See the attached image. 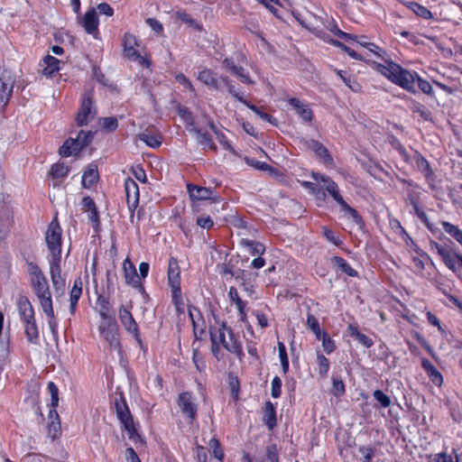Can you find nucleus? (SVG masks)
<instances>
[{
	"instance_id": "obj_43",
	"label": "nucleus",
	"mask_w": 462,
	"mask_h": 462,
	"mask_svg": "<svg viewBox=\"0 0 462 462\" xmlns=\"http://www.w3.org/2000/svg\"><path fill=\"white\" fill-rule=\"evenodd\" d=\"M69 171V166L63 162H57L51 166V175L53 179H64Z\"/></svg>"
},
{
	"instance_id": "obj_51",
	"label": "nucleus",
	"mask_w": 462,
	"mask_h": 462,
	"mask_svg": "<svg viewBox=\"0 0 462 462\" xmlns=\"http://www.w3.org/2000/svg\"><path fill=\"white\" fill-rule=\"evenodd\" d=\"M245 106L254 112L262 120L274 124L275 119L271 115L262 111L258 106L251 104L249 101H247Z\"/></svg>"
},
{
	"instance_id": "obj_14",
	"label": "nucleus",
	"mask_w": 462,
	"mask_h": 462,
	"mask_svg": "<svg viewBox=\"0 0 462 462\" xmlns=\"http://www.w3.org/2000/svg\"><path fill=\"white\" fill-rule=\"evenodd\" d=\"M119 319L125 328L134 337L139 344H142L137 323L131 312L124 306L119 309Z\"/></svg>"
},
{
	"instance_id": "obj_25",
	"label": "nucleus",
	"mask_w": 462,
	"mask_h": 462,
	"mask_svg": "<svg viewBox=\"0 0 462 462\" xmlns=\"http://www.w3.org/2000/svg\"><path fill=\"white\" fill-rule=\"evenodd\" d=\"M10 223L11 218L9 212L5 206L3 195L0 194V241L5 236Z\"/></svg>"
},
{
	"instance_id": "obj_36",
	"label": "nucleus",
	"mask_w": 462,
	"mask_h": 462,
	"mask_svg": "<svg viewBox=\"0 0 462 462\" xmlns=\"http://www.w3.org/2000/svg\"><path fill=\"white\" fill-rule=\"evenodd\" d=\"M300 183L303 188L310 190V192L314 195L317 199L325 200L326 192L324 190V187H319L317 184L307 180L300 181Z\"/></svg>"
},
{
	"instance_id": "obj_33",
	"label": "nucleus",
	"mask_w": 462,
	"mask_h": 462,
	"mask_svg": "<svg viewBox=\"0 0 462 462\" xmlns=\"http://www.w3.org/2000/svg\"><path fill=\"white\" fill-rule=\"evenodd\" d=\"M331 261L342 273L350 277L357 276V272L354 270L343 257L334 256Z\"/></svg>"
},
{
	"instance_id": "obj_49",
	"label": "nucleus",
	"mask_w": 462,
	"mask_h": 462,
	"mask_svg": "<svg viewBox=\"0 0 462 462\" xmlns=\"http://www.w3.org/2000/svg\"><path fill=\"white\" fill-rule=\"evenodd\" d=\"M307 325L314 333L316 338L320 340L322 334L324 331L320 330L319 320L312 314H308L307 317Z\"/></svg>"
},
{
	"instance_id": "obj_45",
	"label": "nucleus",
	"mask_w": 462,
	"mask_h": 462,
	"mask_svg": "<svg viewBox=\"0 0 462 462\" xmlns=\"http://www.w3.org/2000/svg\"><path fill=\"white\" fill-rule=\"evenodd\" d=\"M209 127L213 131V133L216 135L217 140L221 143V145L224 147V149L226 151H229V152H233L234 148L231 145V143L227 141L225 134L222 133L220 130H218L213 123L209 124Z\"/></svg>"
},
{
	"instance_id": "obj_55",
	"label": "nucleus",
	"mask_w": 462,
	"mask_h": 462,
	"mask_svg": "<svg viewBox=\"0 0 462 462\" xmlns=\"http://www.w3.org/2000/svg\"><path fill=\"white\" fill-rule=\"evenodd\" d=\"M320 340H322L323 350L328 355H329V354H331L332 352L335 351V349H336L335 342H334V340L330 337H328L327 332H323Z\"/></svg>"
},
{
	"instance_id": "obj_11",
	"label": "nucleus",
	"mask_w": 462,
	"mask_h": 462,
	"mask_svg": "<svg viewBox=\"0 0 462 462\" xmlns=\"http://www.w3.org/2000/svg\"><path fill=\"white\" fill-rule=\"evenodd\" d=\"M126 202L130 211V221L133 222L134 210L139 205V188L135 180L127 178L125 181Z\"/></svg>"
},
{
	"instance_id": "obj_1",
	"label": "nucleus",
	"mask_w": 462,
	"mask_h": 462,
	"mask_svg": "<svg viewBox=\"0 0 462 462\" xmlns=\"http://www.w3.org/2000/svg\"><path fill=\"white\" fill-rule=\"evenodd\" d=\"M379 71L390 79L393 83L400 86L411 93H416L415 82L417 79V72H411L399 64L389 61L386 65H379Z\"/></svg>"
},
{
	"instance_id": "obj_18",
	"label": "nucleus",
	"mask_w": 462,
	"mask_h": 462,
	"mask_svg": "<svg viewBox=\"0 0 462 462\" xmlns=\"http://www.w3.org/2000/svg\"><path fill=\"white\" fill-rule=\"evenodd\" d=\"M309 148L312 150L327 166H332L334 164V160L328 150L319 141L311 140L309 143Z\"/></svg>"
},
{
	"instance_id": "obj_2",
	"label": "nucleus",
	"mask_w": 462,
	"mask_h": 462,
	"mask_svg": "<svg viewBox=\"0 0 462 462\" xmlns=\"http://www.w3.org/2000/svg\"><path fill=\"white\" fill-rule=\"evenodd\" d=\"M28 273L32 288L40 301L42 310H51L52 299L47 278L34 263H28Z\"/></svg>"
},
{
	"instance_id": "obj_8",
	"label": "nucleus",
	"mask_w": 462,
	"mask_h": 462,
	"mask_svg": "<svg viewBox=\"0 0 462 462\" xmlns=\"http://www.w3.org/2000/svg\"><path fill=\"white\" fill-rule=\"evenodd\" d=\"M115 408L117 418L123 424L125 430L128 432L129 438H134V435L137 434V431L125 400L123 397H121L120 400L116 399Z\"/></svg>"
},
{
	"instance_id": "obj_3",
	"label": "nucleus",
	"mask_w": 462,
	"mask_h": 462,
	"mask_svg": "<svg viewBox=\"0 0 462 462\" xmlns=\"http://www.w3.org/2000/svg\"><path fill=\"white\" fill-rule=\"evenodd\" d=\"M210 337H216V341L222 345V346L228 351L236 355L240 360L244 357L242 346L234 336L231 328H227L226 323H222L221 326L217 328H210Z\"/></svg>"
},
{
	"instance_id": "obj_12",
	"label": "nucleus",
	"mask_w": 462,
	"mask_h": 462,
	"mask_svg": "<svg viewBox=\"0 0 462 462\" xmlns=\"http://www.w3.org/2000/svg\"><path fill=\"white\" fill-rule=\"evenodd\" d=\"M96 109L93 106V101L90 95L87 94L83 97L80 108L77 114V124L80 126L86 125L89 120L94 118Z\"/></svg>"
},
{
	"instance_id": "obj_54",
	"label": "nucleus",
	"mask_w": 462,
	"mask_h": 462,
	"mask_svg": "<svg viewBox=\"0 0 462 462\" xmlns=\"http://www.w3.org/2000/svg\"><path fill=\"white\" fill-rule=\"evenodd\" d=\"M345 391L344 382L341 379L333 377L331 393L336 397H339L345 393Z\"/></svg>"
},
{
	"instance_id": "obj_28",
	"label": "nucleus",
	"mask_w": 462,
	"mask_h": 462,
	"mask_svg": "<svg viewBox=\"0 0 462 462\" xmlns=\"http://www.w3.org/2000/svg\"><path fill=\"white\" fill-rule=\"evenodd\" d=\"M323 25L328 31L331 32L334 35H336L341 39H344V40H356V36L341 31L337 27L335 20L332 18L327 19L325 22H323Z\"/></svg>"
},
{
	"instance_id": "obj_38",
	"label": "nucleus",
	"mask_w": 462,
	"mask_h": 462,
	"mask_svg": "<svg viewBox=\"0 0 462 462\" xmlns=\"http://www.w3.org/2000/svg\"><path fill=\"white\" fill-rule=\"evenodd\" d=\"M194 132L196 134L199 143L201 144L204 148H208L214 151L217 149V146L212 141L208 133L202 132L200 129H194Z\"/></svg>"
},
{
	"instance_id": "obj_52",
	"label": "nucleus",
	"mask_w": 462,
	"mask_h": 462,
	"mask_svg": "<svg viewBox=\"0 0 462 462\" xmlns=\"http://www.w3.org/2000/svg\"><path fill=\"white\" fill-rule=\"evenodd\" d=\"M192 361L199 372H203L206 369V362L198 348L192 351Z\"/></svg>"
},
{
	"instance_id": "obj_24",
	"label": "nucleus",
	"mask_w": 462,
	"mask_h": 462,
	"mask_svg": "<svg viewBox=\"0 0 462 462\" xmlns=\"http://www.w3.org/2000/svg\"><path fill=\"white\" fill-rule=\"evenodd\" d=\"M197 78L203 84L215 90H218L220 88L217 74L209 69H204L199 71Z\"/></svg>"
},
{
	"instance_id": "obj_42",
	"label": "nucleus",
	"mask_w": 462,
	"mask_h": 462,
	"mask_svg": "<svg viewBox=\"0 0 462 462\" xmlns=\"http://www.w3.org/2000/svg\"><path fill=\"white\" fill-rule=\"evenodd\" d=\"M97 305L99 309V315L103 319H110V303L104 296H98Z\"/></svg>"
},
{
	"instance_id": "obj_35",
	"label": "nucleus",
	"mask_w": 462,
	"mask_h": 462,
	"mask_svg": "<svg viewBox=\"0 0 462 462\" xmlns=\"http://www.w3.org/2000/svg\"><path fill=\"white\" fill-rule=\"evenodd\" d=\"M100 332L102 337L109 343L112 348H118L120 346L118 334L112 328H101Z\"/></svg>"
},
{
	"instance_id": "obj_34",
	"label": "nucleus",
	"mask_w": 462,
	"mask_h": 462,
	"mask_svg": "<svg viewBox=\"0 0 462 462\" xmlns=\"http://www.w3.org/2000/svg\"><path fill=\"white\" fill-rule=\"evenodd\" d=\"M406 6L419 17H421L425 20H430L432 18L431 12L427 7L420 5L419 3L408 2Z\"/></svg>"
},
{
	"instance_id": "obj_62",
	"label": "nucleus",
	"mask_w": 462,
	"mask_h": 462,
	"mask_svg": "<svg viewBox=\"0 0 462 462\" xmlns=\"http://www.w3.org/2000/svg\"><path fill=\"white\" fill-rule=\"evenodd\" d=\"M93 134L90 131H79L78 136L75 140L80 143L81 148L83 149L87 146L92 140Z\"/></svg>"
},
{
	"instance_id": "obj_63",
	"label": "nucleus",
	"mask_w": 462,
	"mask_h": 462,
	"mask_svg": "<svg viewBox=\"0 0 462 462\" xmlns=\"http://www.w3.org/2000/svg\"><path fill=\"white\" fill-rule=\"evenodd\" d=\"M323 236L326 237V239L330 242L331 244L339 246L342 244V241L338 236L335 235V233L330 230L329 228L323 226L322 227Z\"/></svg>"
},
{
	"instance_id": "obj_32",
	"label": "nucleus",
	"mask_w": 462,
	"mask_h": 462,
	"mask_svg": "<svg viewBox=\"0 0 462 462\" xmlns=\"http://www.w3.org/2000/svg\"><path fill=\"white\" fill-rule=\"evenodd\" d=\"M46 67L42 69V73L45 76L51 77L54 73L60 70V60L51 55H46L43 59Z\"/></svg>"
},
{
	"instance_id": "obj_59",
	"label": "nucleus",
	"mask_w": 462,
	"mask_h": 462,
	"mask_svg": "<svg viewBox=\"0 0 462 462\" xmlns=\"http://www.w3.org/2000/svg\"><path fill=\"white\" fill-rule=\"evenodd\" d=\"M373 396L382 407L387 408L391 405V400L389 396L386 395L383 391L375 390L373 393Z\"/></svg>"
},
{
	"instance_id": "obj_23",
	"label": "nucleus",
	"mask_w": 462,
	"mask_h": 462,
	"mask_svg": "<svg viewBox=\"0 0 462 462\" xmlns=\"http://www.w3.org/2000/svg\"><path fill=\"white\" fill-rule=\"evenodd\" d=\"M82 26L84 27L85 31L89 34H92L97 31L98 19L97 12L94 8H90L85 14V16L82 21Z\"/></svg>"
},
{
	"instance_id": "obj_7",
	"label": "nucleus",
	"mask_w": 462,
	"mask_h": 462,
	"mask_svg": "<svg viewBox=\"0 0 462 462\" xmlns=\"http://www.w3.org/2000/svg\"><path fill=\"white\" fill-rule=\"evenodd\" d=\"M15 84L14 73L5 68H0V106L5 108L10 101Z\"/></svg>"
},
{
	"instance_id": "obj_48",
	"label": "nucleus",
	"mask_w": 462,
	"mask_h": 462,
	"mask_svg": "<svg viewBox=\"0 0 462 462\" xmlns=\"http://www.w3.org/2000/svg\"><path fill=\"white\" fill-rule=\"evenodd\" d=\"M317 362H318V372L321 377H325L329 370V361L328 359L321 353H318L317 355Z\"/></svg>"
},
{
	"instance_id": "obj_58",
	"label": "nucleus",
	"mask_w": 462,
	"mask_h": 462,
	"mask_svg": "<svg viewBox=\"0 0 462 462\" xmlns=\"http://www.w3.org/2000/svg\"><path fill=\"white\" fill-rule=\"evenodd\" d=\"M233 74L236 75L245 84H254V81L251 79L249 73L241 66H238Z\"/></svg>"
},
{
	"instance_id": "obj_61",
	"label": "nucleus",
	"mask_w": 462,
	"mask_h": 462,
	"mask_svg": "<svg viewBox=\"0 0 462 462\" xmlns=\"http://www.w3.org/2000/svg\"><path fill=\"white\" fill-rule=\"evenodd\" d=\"M177 112L180 117L183 119L187 124L193 125L194 118L192 113L186 106H179Z\"/></svg>"
},
{
	"instance_id": "obj_37",
	"label": "nucleus",
	"mask_w": 462,
	"mask_h": 462,
	"mask_svg": "<svg viewBox=\"0 0 462 462\" xmlns=\"http://www.w3.org/2000/svg\"><path fill=\"white\" fill-rule=\"evenodd\" d=\"M315 35H317L319 38L320 39H323L325 42H330L332 45L336 46V47H338L340 48L341 50H343L345 52L348 53L349 50L351 48H349L348 46L345 45L344 43L337 41V40H328V36L327 35V33L321 30V29H319L317 27H313V28H309Z\"/></svg>"
},
{
	"instance_id": "obj_64",
	"label": "nucleus",
	"mask_w": 462,
	"mask_h": 462,
	"mask_svg": "<svg viewBox=\"0 0 462 462\" xmlns=\"http://www.w3.org/2000/svg\"><path fill=\"white\" fill-rule=\"evenodd\" d=\"M266 458L269 462H279L278 448L275 444L267 447Z\"/></svg>"
},
{
	"instance_id": "obj_4",
	"label": "nucleus",
	"mask_w": 462,
	"mask_h": 462,
	"mask_svg": "<svg viewBox=\"0 0 462 462\" xmlns=\"http://www.w3.org/2000/svg\"><path fill=\"white\" fill-rule=\"evenodd\" d=\"M430 247L437 252L445 265L453 273H457L462 268V254L456 252L451 245L431 241Z\"/></svg>"
},
{
	"instance_id": "obj_17",
	"label": "nucleus",
	"mask_w": 462,
	"mask_h": 462,
	"mask_svg": "<svg viewBox=\"0 0 462 462\" xmlns=\"http://www.w3.org/2000/svg\"><path fill=\"white\" fill-rule=\"evenodd\" d=\"M123 271L125 282L134 288L141 287L140 276L138 275L134 263L126 258L123 263Z\"/></svg>"
},
{
	"instance_id": "obj_10",
	"label": "nucleus",
	"mask_w": 462,
	"mask_h": 462,
	"mask_svg": "<svg viewBox=\"0 0 462 462\" xmlns=\"http://www.w3.org/2000/svg\"><path fill=\"white\" fill-rule=\"evenodd\" d=\"M135 46H137L136 38L130 34L126 33L124 37V52L125 55L133 61H137L140 65L143 67H149L150 61L143 56H142L136 50Z\"/></svg>"
},
{
	"instance_id": "obj_26",
	"label": "nucleus",
	"mask_w": 462,
	"mask_h": 462,
	"mask_svg": "<svg viewBox=\"0 0 462 462\" xmlns=\"http://www.w3.org/2000/svg\"><path fill=\"white\" fill-rule=\"evenodd\" d=\"M82 150L80 143L73 138L67 139L63 145L60 148L59 153L62 157H69L79 152Z\"/></svg>"
},
{
	"instance_id": "obj_46",
	"label": "nucleus",
	"mask_w": 462,
	"mask_h": 462,
	"mask_svg": "<svg viewBox=\"0 0 462 462\" xmlns=\"http://www.w3.org/2000/svg\"><path fill=\"white\" fill-rule=\"evenodd\" d=\"M175 16L180 20L181 22L189 24L190 27L198 30V31H200L201 30V25L196 21L194 20L190 14H189L188 13H186L185 11L183 10H179L175 13Z\"/></svg>"
},
{
	"instance_id": "obj_19",
	"label": "nucleus",
	"mask_w": 462,
	"mask_h": 462,
	"mask_svg": "<svg viewBox=\"0 0 462 462\" xmlns=\"http://www.w3.org/2000/svg\"><path fill=\"white\" fill-rule=\"evenodd\" d=\"M288 102L301 117L302 121L306 123H310L312 121L313 112L308 104H304L295 97L290 98Z\"/></svg>"
},
{
	"instance_id": "obj_16",
	"label": "nucleus",
	"mask_w": 462,
	"mask_h": 462,
	"mask_svg": "<svg viewBox=\"0 0 462 462\" xmlns=\"http://www.w3.org/2000/svg\"><path fill=\"white\" fill-rule=\"evenodd\" d=\"M50 274L54 290L63 293L65 291L66 281L61 276L60 261H49Z\"/></svg>"
},
{
	"instance_id": "obj_5",
	"label": "nucleus",
	"mask_w": 462,
	"mask_h": 462,
	"mask_svg": "<svg viewBox=\"0 0 462 462\" xmlns=\"http://www.w3.org/2000/svg\"><path fill=\"white\" fill-rule=\"evenodd\" d=\"M45 240L51 254L49 261L61 260V227L56 219H53L49 225Z\"/></svg>"
},
{
	"instance_id": "obj_41",
	"label": "nucleus",
	"mask_w": 462,
	"mask_h": 462,
	"mask_svg": "<svg viewBox=\"0 0 462 462\" xmlns=\"http://www.w3.org/2000/svg\"><path fill=\"white\" fill-rule=\"evenodd\" d=\"M410 108L413 113L418 114L422 120L431 121V113L423 104L412 101Z\"/></svg>"
},
{
	"instance_id": "obj_20",
	"label": "nucleus",
	"mask_w": 462,
	"mask_h": 462,
	"mask_svg": "<svg viewBox=\"0 0 462 462\" xmlns=\"http://www.w3.org/2000/svg\"><path fill=\"white\" fill-rule=\"evenodd\" d=\"M19 315L23 323L35 319L34 310L30 300L26 297H20L17 302Z\"/></svg>"
},
{
	"instance_id": "obj_27",
	"label": "nucleus",
	"mask_w": 462,
	"mask_h": 462,
	"mask_svg": "<svg viewBox=\"0 0 462 462\" xmlns=\"http://www.w3.org/2000/svg\"><path fill=\"white\" fill-rule=\"evenodd\" d=\"M138 139L152 148H158L162 144V137H161L160 134L155 133V132H151L148 130H146L143 133H140L138 134Z\"/></svg>"
},
{
	"instance_id": "obj_60",
	"label": "nucleus",
	"mask_w": 462,
	"mask_h": 462,
	"mask_svg": "<svg viewBox=\"0 0 462 462\" xmlns=\"http://www.w3.org/2000/svg\"><path fill=\"white\" fill-rule=\"evenodd\" d=\"M358 452L363 456L362 462H372L375 450L371 447L361 446Z\"/></svg>"
},
{
	"instance_id": "obj_29",
	"label": "nucleus",
	"mask_w": 462,
	"mask_h": 462,
	"mask_svg": "<svg viewBox=\"0 0 462 462\" xmlns=\"http://www.w3.org/2000/svg\"><path fill=\"white\" fill-rule=\"evenodd\" d=\"M97 179L98 171L97 166L94 164H89L82 175V185L85 188H90L97 181Z\"/></svg>"
},
{
	"instance_id": "obj_15",
	"label": "nucleus",
	"mask_w": 462,
	"mask_h": 462,
	"mask_svg": "<svg viewBox=\"0 0 462 462\" xmlns=\"http://www.w3.org/2000/svg\"><path fill=\"white\" fill-rule=\"evenodd\" d=\"M168 282L171 287L173 297L180 293V276L178 262L175 258H171L168 264Z\"/></svg>"
},
{
	"instance_id": "obj_57",
	"label": "nucleus",
	"mask_w": 462,
	"mask_h": 462,
	"mask_svg": "<svg viewBox=\"0 0 462 462\" xmlns=\"http://www.w3.org/2000/svg\"><path fill=\"white\" fill-rule=\"evenodd\" d=\"M82 294V288H72L70 291V313L74 314L76 310V306L78 304V301Z\"/></svg>"
},
{
	"instance_id": "obj_13",
	"label": "nucleus",
	"mask_w": 462,
	"mask_h": 462,
	"mask_svg": "<svg viewBox=\"0 0 462 462\" xmlns=\"http://www.w3.org/2000/svg\"><path fill=\"white\" fill-rule=\"evenodd\" d=\"M187 191L191 200H217L216 191L211 188L194 185L191 183L187 184Z\"/></svg>"
},
{
	"instance_id": "obj_50",
	"label": "nucleus",
	"mask_w": 462,
	"mask_h": 462,
	"mask_svg": "<svg viewBox=\"0 0 462 462\" xmlns=\"http://www.w3.org/2000/svg\"><path fill=\"white\" fill-rule=\"evenodd\" d=\"M42 311L46 314L48 317V325L50 327V329L54 337L58 336V322L54 316V310L53 306L51 307V310H48L47 309H43Z\"/></svg>"
},
{
	"instance_id": "obj_31",
	"label": "nucleus",
	"mask_w": 462,
	"mask_h": 462,
	"mask_svg": "<svg viewBox=\"0 0 462 462\" xmlns=\"http://www.w3.org/2000/svg\"><path fill=\"white\" fill-rule=\"evenodd\" d=\"M24 332L27 339L32 344H38L39 342V330L36 325L35 319L24 323Z\"/></svg>"
},
{
	"instance_id": "obj_40",
	"label": "nucleus",
	"mask_w": 462,
	"mask_h": 462,
	"mask_svg": "<svg viewBox=\"0 0 462 462\" xmlns=\"http://www.w3.org/2000/svg\"><path fill=\"white\" fill-rule=\"evenodd\" d=\"M441 225L445 232L452 236L457 242H458L460 245H462V230L458 228L457 226L453 225L448 221H443Z\"/></svg>"
},
{
	"instance_id": "obj_6",
	"label": "nucleus",
	"mask_w": 462,
	"mask_h": 462,
	"mask_svg": "<svg viewBox=\"0 0 462 462\" xmlns=\"http://www.w3.org/2000/svg\"><path fill=\"white\" fill-rule=\"evenodd\" d=\"M327 190L328 193L334 199V200L341 207V209L348 214L355 223L362 224V217L358 214V212L351 208L343 199V197L339 194V189L337 184L332 180H327V183L324 186V190Z\"/></svg>"
},
{
	"instance_id": "obj_56",
	"label": "nucleus",
	"mask_w": 462,
	"mask_h": 462,
	"mask_svg": "<svg viewBox=\"0 0 462 462\" xmlns=\"http://www.w3.org/2000/svg\"><path fill=\"white\" fill-rule=\"evenodd\" d=\"M209 448L212 449L213 456L218 460L222 461L224 458V452L221 448L218 439L213 438L209 440Z\"/></svg>"
},
{
	"instance_id": "obj_9",
	"label": "nucleus",
	"mask_w": 462,
	"mask_h": 462,
	"mask_svg": "<svg viewBox=\"0 0 462 462\" xmlns=\"http://www.w3.org/2000/svg\"><path fill=\"white\" fill-rule=\"evenodd\" d=\"M177 404L182 414L193 422L197 418L198 404L190 392L180 393L178 396Z\"/></svg>"
},
{
	"instance_id": "obj_21",
	"label": "nucleus",
	"mask_w": 462,
	"mask_h": 462,
	"mask_svg": "<svg viewBox=\"0 0 462 462\" xmlns=\"http://www.w3.org/2000/svg\"><path fill=\"white\" fill-rule=\"evenodd\" d=\"M414 161L418 170L423 174L428 181L434 178V171L426 158L419 152H415Z\"/></svg>"
},
{
	"instance_id": "obj_22",
	"label": "nucleus",
	"mask_w": 462,
	"mask_h": 462,
	"mask_svg": "<svg viewBox=\"0 0 462 462\" xmlns=\"http://www.w3.org/2000/svg\"><path fill=\"white\" fill-rule=\"evenodd\" d=\"M421 366L425 370L427 375L430 381L438 386L443 383V376L439 370L432 365V363L427 358L421 360Z\"/></svg>"
},
{
	"instance_id": "obj_53",
	"label": "nucleus",
	"mask_w": 462,
	"mask_h": 462,
	"mask_svg": "<svg viewBox=\"0 0 462 462\" xmlns=\"http://www.w3.org/2000/svg\"><path fill=\"white\" fill-rule=\"evenodd\" d=\"M228 298L231 302L235 303L237 310L245 308V302L239 297L238 291L235 287H230L228 291Z\"/></svg>"
},
{
	"instance_id": "obj_39",
	"label": "nucleus",
	"mask_w": 462,
	"mask_h": 462,
	"mask_svg": "<svg viewBox=\"0 0 462 462\" xmlns=\"http://www.w3.org/2000/svg\"><path fill=\"white\" fill-rule=\"evenodd\" d=\"M348 329L350 331V336L355 337L364 346L369 348L374 345V341L372 340V338H370L366 335L361 333L357 329V328H356L352 325H349Z\"/></svg>"
},
{
	"instance_id": "obj_47",
	"label": "nucleus",
	"mask_w": 462,
	"mask_h": 462,
	"mask_svg": "<svg viewBox=\"0 0 462 462\" xmlns=\"http://www.w3.org/2000/svg\"><path fill=\"white\" fill-rule=\"evenodd\" d=\"M48 390L51 394V405L52 408V410L50 411V414L51 415V413L53 411L57 415L55 409L59 404V389L53 382H49Z\"/></svg>"
},
{
	"instance_id": "obj_44",
	"label": "nucleus",
	"mask_w": 462,
	"mask_h": 462,
	"mask_svg": "<svg viewBox=\"0 0 462 462\" xmlns=\"http://www.w3.org/2000/svg\"><path fill=\"white\" fill-rule=\"evenodd\" d=\"M241 245L245 247H248L253 255L263 254L264 251H265L264 245L260 242H256V241H253V240H249V239H242Z\"/></svg>"
},
{
	"instance_id": "obj_30",
	"label": "nucleus",
	"mask_w": 462,
	"mask_h": 462,
	"mask_svg": "<svg viewBox=\"0 0 462 462\" xmlns=\"http://www.w3.org/2000/svg\"><path fill=\"white\" fill-rule=\"evenodd\" d=\"M263 420L269 430H273L277 425L276 411L271 402H265Z\"/></svg>"
}]
</instances>
